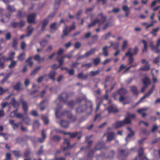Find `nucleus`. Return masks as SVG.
Here are the masks:
<instances>
[{"mask_svg":"<svg viewBox=\"0 0 160 160\" xmlns=\"http://www.w3.org/2000/svg\"><path fill=\"white\" fill-rule=\"evenodd\" d=\"M108 111L109 112H118V110H114L113 108L112 107H110L108 109Z\"/></svg>","mask_w":160,"mask_h":160,"instance_id":"obj_46","label":"nucleus"},{"mask_svg":"<svg viewBox=\"0 0 160 160\" xmlns=\"http://www.w3.org/2000/svg\"><path fill=\"white\" fill-rule=\"evenodd\" d=\"M16 112L15 111H13L10 114V116L11 117H16Z\"/></svg>","mask_w":160,"mask_h":160,"instance_id":"obj_55","label":"nucleus"},{"mask_svg":"<svg viewBox=\"0 0 160 160\" xmlns=\"http://www.w3.org/2000/svg\"><path fill=\"white\" fill-rule=\"evenodd\" d=\"M95 52V49H92L90 50L89 51L87 52L84 54V57L87 58L91 55L93 54Z\"/></svg>","mask_w":160,"mask_h":160,"instance_id":"obj_14","label":"nucleus"},{"mask_svg":"<svg viewBox=\"0 0 160 160\" xmlns=\"http://www.w3.org/2000/svg\"><path fill=\"white\" fill-rule=\"evenodd\" d=\"M7 61L5 59V57L3 56L0 59V68H3L4 67V65L3 61Z\"/></svg>","mask_w":160,"mask_h":160,"instance_id":"obj_16","label":"nucleus"},{"mask_svg":"<svg viewBox=\"0 0 160 160\" xmlns=\"http://www.w3.org/2000/svg\"><path fill=\"white\" fill-rule=\"evenodd\" d=\"M15 55V52H10L9 54L8 57V58H6L5 57V59L7 61H8V60H11L13 59L14 58V56Z\"/></svg>","mask_w":160,"mask_h":160,"instance_id":"obj_13","label":"nucleus"},{"mask_svg":"<svg viewBox=\"0 0 160 160\" xmlns=\"http://www.w3.org/2000/svg\"><path fill=\"white\" fill-rule=\"evenodd\" d=\"M45 75H44L43 76H42L40 77H39V78L38 79V83H40V82H41L42 80L45 77Z\"/></svg>","mask_w":160,"mask_h":160,"instance_id":"obj_51","label":"nucleus"},{"mask_svg":"<svg viewBox=\"0 0 160 160\" xmlns=\"http://www.w3.org/2000/svg\"><path fill=\"white\" fill-rule=\"evenodd\" d=\"M70 31L71 30L70 29H69L67 27L65 26L63 30V34L64 35H67Z\"/></svg>","mask_w":160,"mask_h":160,"instance_id":"obj_21","label":"nucleus"},{"mask_svg":"<svg viewBox=\"0 0 160 160\" xmlns=\"http://www.w3.org/2000/svg\"><path fill=\"white\" fill-rule=\"evenodd\" d=\"M7 8L10 11H14V8L11 6H7Z\"/></svg>","mask_w":160,"mask_h":160,"instance_id":"obj_59","label":"nucleus"},{"mask_svg":"<svg viewBox=\"0 0 160 160\" xmlns=\"http://www.w3.org/2000/svg\"><path fill=\"white\" fill-rule=\"evenodd\" d=\"M129 123H130V120L128 118H126L123 121L117 122L115 123V126L116 128H118L123 126L125 124Z\"/></svg>","mask_w":160,"mask_h":160,"instance_id":"obj_4","label":"nucleus"},{"mask_svg":"<svg viewBox=\"0 0 160 160\" xmlns=\"http://www.w3.org/2000/svg\"><path fill=\"white\" fill-rule=\"evenodd\" d=\"M34 59L38 62H41L43 61L45 59L44 58H41L40 56L37 54L35 56Z\"/></svg>","mask_w":160,"mask_h":160,"instance_id":"obj_12","label":"nucleus"},{"mask_svg":"<svg viewBox=\"0 0 160 160\" xmlns=\"http://www.w3.org/2000/svg\"><path fill=\"white\" fill-rule=\"evenodd\" d=\"M154 88V86H153L149 90L148 92L141 98L140 100L136 103V105H137L138 103H140L141 100H142L145 98H146L149 97L150 95H151V94L152 92H153Z\"/></svg>","mask_w":160,"mask_h":160,"instance_id":"obj_5","label":"nucleus"},{"mask_svg":"<svg viewBox=\"0 0 160 160\" xmlns=\"http://www.w3.org/2000/svg\"><path fill=\"white\" fill-rule=\"evenodd\" d=\"M78 77L79 78L82 79H86L87 77V75L84 76L82 73H81L78 75Z\"/></svg>","mask_w":160,"mask_h":160,"instance_id":"obj_34","label":"nucleus"},{"mask_svg":"<svg viewBox=\"0 0 160 160\" xmlns=\"http://www.w3.org/2000/svg\"><path fill=\"white\" fill-rule=\"evenodd\" d=\"M143 149L140 148L138 151V155L139 157V159L141 160H147V158L145 157H142V155L143 154Z\"/></svg>","mask_w":160,"mask_h":160,"instance_id":"obj_11","label":"nucleus"},{"mask_svg":"<svg viewBox=\"0 0 160 160\" xmlns=\"http://www.w3.org/2000/svg\"><path fill=\"white\" fill-rule=\"evenodd\" d=\"M20 83L19 82L17 83L14 86V89L16 90H18L20 89Z\"/></svg>","mask_w":160,"mask_h":160,"instance_id":"obj_32","label":"nucleus"},{"mask_svg":"<svg viewBox=\"0 0 160 160\" xmlns=\"http://www.w3.org/2000/svg\"><path fill=\"white\" fill-rule=\"evenodd\" d=\"M58 27V26L57 25L56 23H53L50 25L51 28L52 30H55Z\"/></svg>","mask_w":160,"mask_h":160,"instance_id":"obj_22","label":"nucleus"},{"mask_svg":"<svg viewBox=\"0 0 160 160\" xmlns=\"http://www.w3.org/2000/svg\"><path fill=\"white\" fill-rule=\"evenodd\" d=\"M37 72H38L36 71L35 69L31 72L30 75H35L37 73Z\"/></svg>","mask_w":160,"mask_h":160,"instance_id":"obj_62","label":"nucleus"},{"mask_svg":"<svg viewBox=\"0 0 160 160\" xmlns=\"http://www.w3.org/2000/svg\"><path fill=\"white\" fill-rule=\"evenodd\" d=\"M122 9L125 11L128 12L129 9L127 6H124L122 7Z\"/></svg>","mask_w":160,"mask_h":160,"instance_id":"obj_52","label":"nucleus"},{"mask_svg":"<svg viewBox=\"0 0 160 160\" xmlns=\"http://www.w3.org/2000/svg\"><path fill=\"white\" fill-rule=\"evenodd\" d=\"M64 144L65 145H66L68 147H69V142L68 141V139H64Z\"/></svg>","mask_w":160,"mask_h":160,"instance_id":"obj_44","label":"nucleus"},{"mask_svg":"<svg viewBox=\"0 0 160 160\" xmlns=\"http://www.w3.org/2000/svg\"><path fill=\"white\" fill-rule=\"evenodd\" d=\"M22 115L21 113H17L16 117L18 118H20L22 117Z\"/></svg>","mask_w":160,"mask_h":160,"instance_id":"obj_63","label":"nucleus"},{"mask_svg":"<svg viewBox=\"0 0 160 160\" xmlns=\"http://www.w3.org/2000/svg\"><path fill=\"white\" fill-rule=\"evenodd\" d=\"M24 120L26 124L29 125L30 124L31 120L28 117H27L26 118H25Z\"/></svg>","mask_w":160,"mask_h":160,"instance_id":"obj_37","label":"nucleus"},{"mask_svg":"<svg viewBox=\"0 0 160 160\" xmlns=\"http://www.w3.org/2000/svg\"><path fill=\"white\" fill-rule=\"evenodd\" d=\"M150 46L152 50L154 51L155 52H157V51H156V47L154 45L152 41L150 42Z\"/></svg>","mask_w":160,"mask_h":160,"instance_id":"obj_29","label":"nucleus"},{"mask_svg":"<svg viewBox=\"0 0 160 160\" xmlns=\"http://www.w3.org/2000/svg\"><path fill=\"white\" fill-rule=\"evenodd\" d=\"M56 74V73L55 72H52L49 74V78L52 79H54V76Z\"/></svg>","mask_w":160,"mask_h":160,"instance_id":"obj_24","label":"nucleus"},{"mask_svg":"<svg viewBox=\"0 0 160 160\" xmlns=\"http://www.w3.org/2000/svg\"><path fill=\"white\" fill-rule=\"evenodd\" d=\"M131 91L134 93L137 94L138 92L135 86H132L131 87Z\"/></svg>","mask_w":160,"mask_h":160,"instance_id":"obj_41","label":"nucleus"},{"mask_svg":"<svg viewBox=\"0 0 160 160\" xmlns=\"http://www.w3.org/2000/svg\"><path fill=\"white\" fill-rule=\"evenodd\" d=\"M114 136V134L113 132H111L109 133L107 137V140L110 141L113 138Z\"/></svg>","mask_w":160,"mask_h":160,"instance_id":"obj_17","label":"nucleus"},{"mask_svg":"<svg viewBox=\"0 0 160 160\" xmlns=\"http://www.w3.org/2000/svg\"><path fill=\"white\" fill-rule=\"evenodd\" d=\"M143 83L145 85H147L150 83V81L149 80L148 78H145L143 80Z\"/></svg>","mask_w":160,"mask_h":160,"instance_id":"obj_27","label":"nucleus"},{"mask_svg":"<svg viewBox=\"0 0 160 160\" xmlns=\"http://www.w3.org/2000/svg\"><path fill=\"white\" fill-rule=\"evenodd\" d=\"M99 73L98 71H92L89 73V75L91 76H94L98 74Z\"/></svg>","mask_w":160,"mask_h":160,"instance_id":"obj_33","label":"nucleus"},{"mask_svg":"<svg viewBox=\"0 0 160 160\" xmlns=\"http://www.w3.org/2000/svg\"><path fill=\"white\" fill-rule=\"evenodd\" d=\"M60 124L62 127L64 128H67L69 125L68 122L64 120H61L60 122Z\"/></svg>","mask_w":160,"mask_h":160,"instance_id":"obj_10","label":"nucleus"},{"mask_svg":"<svg viewBox=\"0 0 160 160\" xmlns=\"http://www.w3.org/2000/svg\"><path fill=\"white\" fill-rule=\"evenodd\" d=\"M30 82L28 79H26L24 82V84L26 86H27L29 84Z\"/></svg>","mask_w":160,"mask_h":160,"instance_id":"obj_64","label":"nucleus"},{"mask_svg":"<svg viewBox=\"0 0 160 160\" xmlns=\"http://www.w3.org/2000/svg\"><path fill=\"white\" fill-rule=\"evenodd\" d=\"M127 129L130 132V133L128 134L127 137L126 138V141H127L128 138L132 137L134 134V133L131 131V129L130 128H127Z\"/></svg>","mask_w":160,"mask_h":160,"instance_id":"obj_18","label":"nucleus"},{"mask_svg":"<svg viewBox=\"0 0 160 160\" xmlns=\"http://www.w3.org/2000/svg\"><path fill=\"white\" fill-rule=\"evenodd\" d=\"M42 139H41L40 138H39L38 139V141L40 142H42L44 141V139L46 137V136L45 134L44 133L43 131H42Z\"/></svg>","mask_w":160,"mask_h":160,"instance_id":"obj_28","label":"nucleus"},{"mask_svg":"<svg viewBox=\"0 0 160 160\" xmlns=\"http://www.w3.org/2000/svg\"><path fill=\"white\" fill-rule=\"evenodd\" d=\"M58 62L59 63V66H61L63 64V63L64 62L63 58L60 59L59 60H58Z\"/></svg>","mask_w":160,"mask_h":160,"instance_id":"obj_54","label":"nucleus"},{"mask_svg":"<svg viewBox=\"0 0 160 160\" xmlns=\"http://www.w3.org/2000/svg\"><path fill=\"white\" fill-rule=\"evenodd\" d=\"M10 103L14 106V107H15V106L16 105L18 106V103L16 102V100L14 98L12 99Z\"/></svg>","mask_w":160,"mask_h":160,"instance_id":"obj_35","label":"nucleus"},{"mask_svg":"<svg viewBox=\"0 0 160 160\" xmlns=\"http://www.w3.org/2000/svg\"><path fill=\"white\" fill-rule=\"evenodd\" d=\"M52 139L53 141H57L60 139V138L58 136H54L53 137Z\"/></svg>","mask_w":160,"mask_h":160,"instance_id":"obj_56","label":"nucleus"},{"mask_svg":"<svg viewBox=\"0 0 160 160\" xmlns=\"http://www.w3.org/2000/svg\"><path fill=\"white\" fill-rule=\"evenodd\" d=\"M36 16L35 13L30 14L28 18V21L29 23H32L34 22V20Z\"/></svg>","mask_w":160,"mask_h":160,"instance_id":"obj_8","label":"nucleus"},{"mask_svg":"<svg viewBox=\"0 0 160 160\" xmlns=\"http://www.w3.org/2000/svg\"><path fill=\"white\" fill-rule=\"evenodd\" d=\"M31 114L34 116H36L38 115L37 112L36 111L33 110L31 112Z\"/></svg>","mask_w":160,"mask_h":160,"instance_id":"obj_53","label":"nucleus"},{"mask_svg":"<svg viewBox=\"0 0 160 160\" xmlns=\"http://www.w3.org/2000/svg\"><path fill=\"white\" fill-rule=\"evenodd\" d=\"M22 108L24 110L25 112H26L28 110V106L27 102L24 101H23L22 102Z\"/></svg>","mask_w":160,"mask_h":160,"instance_id":"obj_19","label":"nucleus"},{"mask_svg":"<svg viewBox=\"0 0 160 160\" xmlns=\"http://www.w3.org/2000/svg\"><path fill=\"white\" fill-rule=\"evenodd\" d=\"M119 42H115L113 43L112 42H111V46L110 47L105 46L103 48V52L104 55L107 57L108 55V53L107 51V50L111 46H113L115 49H117L119 46Z\"/></svg>","mask_w":160,"mask_h":160,"instance_id":"obj_1","label":"nucleus"},{"mask_svg":"<svg viewBox=\"0 0 160 160\" xmlns=\"http://www.w3.org/2000/svg\"><path fill=\"white\" fill-rule=\"evenodd\" d=\"M91 35V33L90 32H88L87 33H86L84 37V38H88Z\"/></svg>","mask_w":160,"mask_h":160,"instance_id":"obj_57","label":"nucleus"},{"mask_svg":"<svg viewBox=\"0 0 160 160\" xmlns=\"http://www.w3.org/2000/svg\"><path fill=\"white\" fill-rule=\"evenodd\" d=\"M131 49H128V52H127L126 54L125 55L126 56H128L130 57L129 61V62L131 63L133 62V58L132 57L133 56L131 52Z\"/></svg>","mask_w":160,"mask_h":160,"instance_id":"obj_9","label":"nucleus"},{"mask_svg":"<svg viewBox=\"0 0 160 160\" xmlns=\"http://www.w3.org/2000/svg\"><path fill=\"white\" fill-rule=\"evenodd\" d=\"M25 56L24 53L20 54L18 57V59L20 61L24 59Z\"/></svg>","mask_w":160,"mask_h":160,"instance_id":"obj_25","label":"nucleus"},{"mask_svg":"<svg viewBox=\"0 0 160 160\" xmlns=\"http://www.w3.org/2000/svg\"><path fill=\"white\" fill-rule=\"evenodd\" d=\"M39 123L38 121H35L34 122V127L35 128H37L38 127V126H39Z\"/></svg>","mask_w":160,"mask_h":160,"instance_id":"obj_50","label":"nucleus"},{"mask_svg":"<svg viewBox=\"0 0 160 160\" xmlns=\"http://www.w3.org/2000/svg\"><path fill=\"white\" fill-rule=\"evenodd\" d=\"M111 59H107L104 60L102 62L103 64H106L109 63L111 61Z\"/></svg>","mask_w":160,"mask_h":160,"instance_id":"obj_48","label":"nucleus"},{"mask_svg":"<svg viewBox=\"0 0 160 160\" xmlns=\"http://www.w3.org/2000/svg\"><path fill=\"white\" fill-rule=\"evenodd\" d=\"M47 42L46 41H42L40 42L41 46L42 47L45 46L47 44Z\"/></svg>","mask_w":160,"mask_h":160,"instance_id":"obj_49","label":"nucleus"},{"mask_svg":"<svg viewBox=\"0 0 160 160\" xmlns=\"http://www.w3.org/2000/svg\"><path fill=\"white\" fill-rule=\"evenodd\" d=\"M33 31V29L31 27H29L28 28V32L29 35L32 33Z\"/></svg>","mask_w":160,"mask_h":160,"instance_id":"obj_42","label":"nucleus"},{"mask_svg":"<svg viewBox=\"0 0 160 160\" xmlns=\"http://www.w3.org/2000/svg\"><path fill=\"white\" fill-rule=\"evenodd\" d=\"M17 63V61H12L10 64L8 66V68H13L16 65Z\"/></svg>","mask_w":160,"mask_h":160,"instance_id":"obj_23","label":"nucleus"},{"mask_svg":"<svg viewBox=\"0 0 160 160\" xmlns=\"http://www.w3.org/2000/svg\"><path fill=\"white\" fill-rule=\"evenodd\" d=\"M148 109V108H140L137 110L138 112L140 113L143 118L145 117L147 115V114L145 112Z\"/></svg>","mask_w":160,"mask_h":160,"instance_id":"obj_6","label":"nucleus"},{"mask_svg":"<svg viewBox=\"0 0 160 160\" xmlns=\"http://www.w3.org/2000/svg\"><path fill=\"white\" fill-rule=\"evenodd\" d=\"M104 20V18L102 16V19L100 20L98 19H95L93 22L88 25V27L90 28L91 27L98 24L99 26L101 25L103 23Z\"/></svg>","mask_w":160,"mask_h":160,"instance_id":"obj_3","label":"nucleus"},{"mask_svg":"<svg viewBox=\"0 0 160 160\" xmlns=\"http://www.w3.org/2000/svg\"><path fill=\"white\" fill-rule=\"evenodd\" d=\"M100 62V59L99 58H96L94 60L93 62L96 65L98 64Z\"/></svg>","mask_w":160,"mask_h":160,"instance_id":"obj_45","label":"nucleus"},{"mask_svg":"<svg viewBox=\"0 0 160 160\" xmlns=\"http://www.w3.org/2000/svg\"><path fill=\"white\" fill-rule=\"evenodd\" d=\"M142 42H143L144 46V48L142 50V51L143 52H144L146 51L147 49V44L145 40H142Z\"/></svg>","mask_w":160,"mask_h":160,"instance_id":"obj_26","label":"nucleus"},{"mask_svg":"<svg viewBox=\"0 0 160 160\" xmlns=\"http://www.w3.org/2000/svg\"><path fill=\"white\" fill-rule=\"evenodd\" d=\"M160 47V38H158V39L156 44V51L157 50V48H158Z\"/></svg>","mask_w":160,"mask_h":160,"instance_id":"obj_39","label":"nucleus"},{"mask_svg":"<svg viewBox=\"0 0 160 160\" xmlns=\"http://www.w3.org/2000/svg\"><path fill=\"white\" fill-rule=\"evenodd\" d=\"M142 62L143 64L146 66L142 67L140 69L143 71H147L150 69L149 66L148 65V62L145 60H142Z\"/></svg>","mask_w":160,"mask_h":160,"instance_id":"obj_7","label":"nucleus"},{"mask_svg":"<svg viewBox=\"0 0 160 160\" xmlns=\"http://www.w3.org/2000/svg\"><path fill=\"white\" fill-rule=\"evenodd\" d=\"M63 52V50L62 48H60L58 52V54L59 55L62 54Z\"/></svg>","mask_w":160,"mask_h":160,"instance_id":"obj_61","label":"nucleus"},{"mask_svg":"<svg viewBox=\"0 0 160 160\" xmlns=\"http://www.w3.org/2000/svg\"><path fill=\"white\" fill-rule=\"evenodd\" d=\"M159 29V28L158 27L156 28L153 29H152V31L151 32V33L154 36H156V33L158 32Z\"/></svg>","mask_w":160,"mask_h":160,"instance_id":"obj_20","label":"nucleus"},{"mask_svg":"<svg viewBox=\"0 0 160 160\" xmlns=\"http://www.w3.org/2000/svg\"><path fill=\"white\" fill-rule=\"evenodd\" d=\"M32 58H30L26 61V62L28 63V65L30 67L33 64V62L31 61Z\"/></svg>","mask_w":160,"mask_h":160,"instance_id":"obj_30","label":"nucleus"},{"mask_svg":"<svg viewBox=\"0 0 160 160\" xmlns=\"http://www.w3.org/2000/svg\"><path fill=\"white\" fill-rule=\"evenodd\" d=\"M128 45V41L127 40H125L123 41L122 45V51H124L127 48Z\"/></svg>","mask_w":160,"mask_h":160,"instance_id":"obj_15","label":"nucleus"},{"mask_svg":"<svg viewBox=\"0 0 160 160\" xmlns=\"http://www.w3.org/2000/svg\"><path fill=\"white\" fill-rule=\"evenodd\" d=\"M65 97L67 98V94L65 93L62 94L58 97V99H57L56 101L54 102V104L55 105H57L59 107V103H60V104H62L65 102Z\"/></svg>","mask_w":160,"mask_h":160,"instance_id":"obj_2","label":"nucleus"},{"mask_svg":"<svg viewBox=\"0 0 160 160\" xmlns=\"http://www.w3.org/2000/svg\"><path fill=\"white\" fill-rule=\"evenodd\" d=\"M81 45L80 43L77 42L74 44V48L75 49H78Z\"/></svg>","mask_w":160,"mask_h":160,"instance_id":"obj_40","label":"nucleus"},{"mask_svg":"<svg viewBox=\"0 0 160 160\" xmlns=\"http://www.w3.org/2000/svg\"><path fill=\"white\" fill-rule=\"evenodd\" d=\"M48 22V21L47 19H45L43 22L42 23V29L43 30V28L47 25Z\"/></svg>","mask_w":160,"mask_h":160,"instance_id":"obj_36","label":"nucleus"},{"mask_svg":"<svg viewBox=\"0 0 160 160\" xmlns=\"http://www.w3.org/2000/svg\"><path fill=\"white\" fill-rule=\"evenodd\" d=\"M7 90H4L1 87H0V94H3Z\"/></svg>","mask_w":160,"mask_h":160,"instance_id":"obj_60","label":"nucleus"},{"mask_svg":"<svg viewBox=\"0 0 160 160\" xmlns=\"http://www.w3.org/2000/svg\"><path fill=\"white\" fill-rule=\"evenodd\" d=\"M135 115L134 114H128L127 115V117L126 118H128L130 121V118H133L135 117Z\"/></svg>","mask_w":160,"mask_h":160,"instance_id":"obj_43","label":"nucleus"},{"mask_svg":"<svg viewBox=\"0 0 160 160\" xmlns=\"http://www.w3.org/2000/svg\"><path fill=\"white\" fill-rule=\"evenodd\" d=\"M11 154L9 153H7L6 154V159L7 160H10L11 158Z\"/></svg>","mask_w":160,"mask_h":160,"instance_id":"obj_58","label":"nucleus"},{"mask_svg":"<svg viewBox=\"0 0 160 160\" xmlns=\"http://www.w3.org/2000/svg\"><path fill=\"white\" fill-rule=\"evenodd\" d=\"M44 101H42L41 102L40 105L41 106L40 109L41 111H43L45 109V107L42 106V105L44 103Z\"/></svg>","mask_w":160,"mask_h":160,"instance_id":"obj_47","label":"nucleus"},{"mask_svg":"<svg viewBox=\"0 0 160 160\" xmlns=\"http://www.w3.org/2000/svg\"><path fill=\"white\" fill-rule=\"evenodd\" d=\"M131 49V48H130ZM131 52L132 54V55H136L138 52V48L137 47H135L134 49H133L132 51V49H131Z\"/></svg>","mask_w":160,"mask_h":160,"instance_id":"obj_31","label":"nucleus"},{"mask_svg":"<svg viewBox=\"0 0 160 160\" xmlns=\"http://www.w3.org/2000/svg\"><path fill=\"white\" fill-rule=\"evenodd\" d=\"M42 120L43 121L44 123L47 124L48 122V120L47 118L45 116L43 117L42 118Z\"/></svg>","mask_w":160,"mask_h":160,"instance_id":"obj_38","label":"nucleus"}]
</instances>
